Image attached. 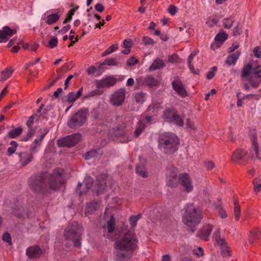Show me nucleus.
<instances>
[{"mask_svg": "<svg viewBox=\"0 0 261 261\" xmlns=\"http://www.w3.org/2000/svg\"><path fill=\"white\" fill-rule=\"evenodd\" d=\"M30 189L35 193L47 192L49 190L57 191L64 184L63 172L55 170L49 177L45 173L35 174L28 180Z\"/></svg>", "mask_w": 261, "mask_h": 261, "instance_id": "obj_1", "label": "nucleus"}, {"mask_svg": "<svg viewBox=\"0 0 261 261\" xmlns=\"http://www.w3.org/2000/svg\"><path fill=\"white\" fill-rule=\"evenodd\" d=\"M138 240L135 235L127 233L114 243L117 261H129L137 247Z\"/></svg>", "mask_w": 261, "mask_h": 261, "instance_id": "obj_2", "label": "nucleus"}, {"mask_svg": "<svg viewBox=\"0 0 261 261\" xmlns=\"http://www.w3.org/2000/svg\"><path fill=\"white\" fill-rule=\"evenodd\" d=\"M158 142L159 148L166 154H172L177 150L179 140L174 133H165L160 135Z\"/></svg>", "mask_w": 261, "mask_h": 261, "instance_id": "obj_3", "label": "nucleus"}, {"mask_svg": "<svg viewBox=\"0 0 261 261\" xmlns=\"http://www.w3.org/2000/svg\"><path fill=\"white\" fill-rule=\"evenodd\" d=\"M185 210L182 221L186 225L195 226L200 222L203 214L199 207H196L193 204H188L185 207Z\"/></svg>", "mask_w": 261, "mask_h": 261, "instance_id": "obj_4", "label": "nucleus"}, {"mask_svg": "<svg viewBox=\"0 0 261 261\" xmlns=\"http://www.w3.org/2000/svg\"><path fill=\"white\" fill-rule=\"evenodd\" d=\"M83 230L76 223L69 224L64 232V237L66 240H71L73 243V246L80 248L82 245V235Z\"/></svg>", "mask_w": 261, "mask_h": 261, "instance_id": "obj_5", "label": "nucleus"}, {"mask_svg": "<svg viewBox=\"0 0 261 261\" xmlns=\"http://www.w3.org/2000/svg\"><path fill=\"white\" fill-rule=\"evenodd\" d=\"M88 115V109L86 108L80 109L68 120V126L73 129L83 126L87 121Z\"/></svg>", "mask_w": 261, "mask_h": 261, "instance_id": "obj_6", "label": "nucleus"}, {"mask_svg": "<svg viewBox=\"0 0 261 261\" xmlns=\"http://www.w3.org/2000/svg\"><path fill=\"white\" fill-rule=\"evenodd\" d=\"M81 140L80 133L68 135L57 141V144L60 147H71L77 144Z\"/></svg>", "mask_w": 261, "mask_h": 261, "instance_id": "obj_7", "label": "nucleus"}, {"mask_svg": "<svg viewBox=\"0 0 261 261\" xmlns=\"http://www.w3.org/2000/svg\"><path fill=\"white\" fill-rule=\"evenodd\" d=\"M249 158L250 156L247 151L238 148L234 151L231 160L234 163L241 165H245Z\"/></svg>", "mask_w": 261, "mask_h": 261, "instance_id": "obj_8", "label": "nucleus"}, {"mask_svg": "<svg viewBox=\"0 0 261 261\" xmlns=\"http://www.w3.org/2000/svg\"><path fill=\"white\" fill-rule=\"evenodd\" d=\"M125 98V91L124 89L120 88L115 91L110 98L111 103L115 107L121 106Z\"/></svg>", "mask_w": 261, "mask_h": 261, "instance_id": "obj_9", "label": "nucleus"}, {"mask_svg": "<svg viewBox=\"0 0 261 261\" xmlns=\"http://www.w3.org/2000/svg\"><path fill=\"white\" fill-rule=\"evenodd\" d=\"M117 82V80L113 75L106 76L100 80L95 81L96 88H109L114 86Z\"/></svg>", "mask_w": 261, "mask_h": 261, "instance_id": "obj_10", "label": "nucleus"}, {"mask_svg": "<svg viewBox=\"0 0 261 261\" xmlns=\"http://www.w3.org/2000/svg\"><path fill=\"white\" fill-rule=\"evenodd\" d=\"M158 81L152 75L140 76L136 80V85L138 87L148 86L150 87L157 85Z\"/></svg>", "mask_w": 261, "mask_h": 261, "instance_id": "obj_11", "label": "nucleus"}, {"mask_svg": "<svg viewBox=\"0 0 261 261\" xmlns=\"http://www.w3.org/2000/svg\"><path fill=\"white\" fill-rule=\"evenodd\" d=\"M178 181L186 192L189 193L193 190L192 180L188 173L180 174L178 176Z\"/></svg>", "mask_w": 261, "mask_h": 261, "instance_id": "obj_12", "label": "nucleus"}, {"mask_svg": "<svg viewBox=\"0 0 261 261\" xmlns=\"http://www.w3.org/2000/svg\"><path fill=\"white\" fill-rule=\"evenodd\" d=\"M16 32V29H11L8 26L4 27L0 30V43L7 42Z\"/></svg>", "mask_w": 261, "mask_h": 261, "instance_id": "obj_13", "label": "nucleus"}, {"mask_svg": "<svg viewBox=\"0 0 261 261\" xmlns=\"http://www.w3.org/2000/svg\"><path fill=\"white\" fill-rule=\"evenodd\" d=\"M173 89L181 97L188 96V92L185 88L182 82L178 79L173 80L171 83Z\"/></svg>", "mask_w": 261, "mask_h": 261, "instance_id": "obj_14", "label": "nucleus"}, {"mask_svg": "<svg viewBox=\"0 0 261 261\" xmlns=\"http://www.w3.org/2000/svg\"><path fill=\"white\" fill-rule=\"evenodd\" d=\"M42 253V250L38 246L29 247L26 250V254L30 258H39Z\"/></svg>", "mask_w": 261, "mask_h": 261, "instance_id": "obj_15", "label": "nucleus"}, {"mask_svg": "<svg viewBox=\"0 0 261 261\" xmlns=\"http://www.w3.org/2000/svg\"><path fill=\"white\" fill-rule=\"evenodd\" d=\"M213 229V226L207 224L201 229L197 233V237L200 239L207 241Z\"/></svg>", "mask_w": 261, "mask_h": 261, "instance_id": "obj_16", "label": "nucleus"}, {"mask_svg": "<svg viewBox=\"0 0 261 261\" xmlns=\"http://www.w3.org/2000/svg\"><path fill=\"white\" fill-rule=\"evenodd\" d=\"M99 206V204L97 201H93L88 203L85 208V214L87 215L93 214L98 209Z\"/></svg>", "mask_w": 261, "mask_h": 261, "instance_id": "obj_17", "label": "nucleus"}, {"mask_svg": "<svg viewBox=\"0 0 261 261\" xmlns=\"http://www.w3.org/2000/svg\"><path fill=\"white\" fill-rule=\"evenodd\" d=\"M177 113L176 110L173 107L167 108L164 111L163 115V119L169 122Z\"/></svg>", "mask_w": 261, "mask_h": 261, "instance_id": "obj_18", "label": "nucleus"}, {"mask_svg": "<svg viewBox=\"0 0 261 261\" xmlns=\"http://www.w3.org/2000/svg\"><path fill=\"white\" fill-rule=\"evenodd\" d=\"M197 54V51L196 50H194L192 51L191 54L189 55L188 58V67L189 68L191 72L195 75H198L199 73V70L197 69L196 70L194 67V65L192 64V61L194 57H195Z\"/></svg>", "mask_w": 261, "mask_h": 261, "instance_id": "obj_19", "label": "nucleus"}, {"mask_svg": "<svg viewBox=\"0 0 261 261\" xmlns=\"http://www.w3.org/2000/svg\"><path fill=\"white\" fill-rule=\"evenodd\" d=\"M165 64L164 61L160 59H155L152 64L149 67V70L150 71L161 69L165 67Z\"/></svg>", "mask_w": 261, "mask_h": 261, "instance_id": "obj_20", "label": "nucleus"}, {"mask_svg": "<svg viewBox=\"0 0 261 261\" xmlns=\"http://www.w3.org/2000/svg\"><path fill=\"white\" fill-rule=\"evenodd\" d=\"M83 88L81 87L77 92H70L67 95V101L70 103L74 102L76 99L81 97L82 94Z\"/></svg>", "mask_w": 261, "mask_h": 261, "instance_id": "obj_21", "label": "nucleus"}, {"mask_svg": "<svg viewBox=\"0 0 261 261\" xmlns=\"http://www.w3.org/2000/svg\"><path fill=\"white\" fill-rule=\"evenodd\" d=\"M251 140L252 142V148L251 152L253 155V151H254V154L258 158V145L257 143V137L255 133L252 134L251 136Z\"/></svg>", "mask_w": 261, "mask_h": 261, "instance_id": "obj_22", "label": "nucleus"}, {"mask_svg": "<svg viewBox=\"0 0 261 261\" xmlns=\"http://www.w3.org/2000/svg\"><path fill=\"white\" fill-rule=\"evenodd\" d=\"M240 55V51H237L236 53L229 55L225 61V63L228 65H235Z\"/></svg>", "mask_w": 261, "mask_h": 261, "instance_id": "obj_23", "label": "nucleus"}, {"mask_svg": "<svg viewBox=\"0 0 261 261\" xmlns=\"http://www.w3.org/2000/svg\"><path fill=\"white\" fill-rule=\"evenodd\" d=\"M136 172L144 178L147 177L148 176V173L146 170L145 166L143 163H140L137 165L136 167Z\"/></svg>", "mask_w": 261, "mask_h": 261, "instance_id": "obj_24", "label": "nucleus"}, {"mask_svg": "<svg viewBox=\"0 0 261 261\" xmlns=\"http://www.w3.org/2000/svg\"><path fill=\"white\" fill-rule=\"evenodd\" d=\"M261 238V230L255 229L250 231L249 242L250 244H253L256 240Z\"/></svg>", "mask_w": 261, "mask_h": 261, "instance_id": "obj_25", "label": "nucleus"}, {"mask_svg": "<svg viewBox=\"0 0 261 261\" xmlns=\"http://www.w3.org/2000/svg\"><path fill=\"white\" fill-rule=\"evenodd\" d=\"M114 133L116 136H123L126 133L125 125L124 123L118 124L116 127L114 128Z\"/></svg>", "mask_w": 261, "mask_h": 261, "instance_id": "obj_26", "label": "nucleus"}, {"mask_svg": "<svg viewBox=\"0 0 261 261\" xmlns=\"http://www.w3.org/2000/svg\"><path fill=\"white\" fill-rule=\"evenodd\" d=\"M184 116L181 117L177 113L169 122L173 123L178 126L181 127L184 124Z\"/></svg>", "mask_w": 261, "mask_h": 261, "instance_id": "obj_27", "label": "nucleus"}, {"mask_svg": "<svg viewBox=\"0 0 261 261\" xmlns=\"http://www.w3.org/2000/svg\"><path fill=\"white\" fill-rule=\"evenodd\" d=\"M46 18V23L48 25H51L57 22L59 20L60 15L58 14V13H51L47 15Z\"/></svg>", "mask_w": 261, "mask_h": 261, "instance_id": "obj_28", "label": "nucleus"}, {"mask_svg": "<svg viewBox=\"0 0 261 261\" xmlns=\"http://www.w3.org/2000/svg\"><path fill=\"white\" fill-rule=\"evenodd\" d=\"M177 168L172 166H168L166 172V178L177 177Z\"/></svg>", "mask_w": 261, "mask_h": 261, "instance_id": "obj_29", "label": "nucleus"}, {"mask_svg": "<svg viewBox=\"0 0 261 261\" xmlns=\"http://www.w3.org/2000/svg\"><path fill=\"white\" fill-rule=\"evenodd\" d=\"M22 128L21 127H18L15 129L11 130L8 134V137L11 139H14L19 136L22 132Z\"/></svg>", "mask_w": 261, "mask_h": 261, "instance_id": "obj_30", "label": "nucleus"}, {"mask_svg": "<svg viewBox=\"0 0 261 261\" xmlns=\"http://www.w3.org/2000/svg\"><path fill=\"white\" fill-rule=\"evenodd\" d=\"M234 197V213L235 216V219L237 221L240 219V215L241 213V208L239 205V201L237 199H236L235 195Z\"/></svg>", "mask_w": 261, "mask_h": 261, "instance_id": "obj_31", "label": "nucleus"}, {"mask_svg": "<svg viewBox=\"0 0 261 261\" xmlns=\"http://www.w3.org/2000/svg\"><path fill=\"white\" fill-rule=\"evenodd\" d=\"M252 69V66L251 64H247V65H244L242 69V72L241 73V76L242 77H248L251 73Z\"/></svg>", "mask_w": 261, "mask_h": 261, "instance_id": "obj_32", "label": "nucleus"}, {"mask_svg": "<svg viewBox=\"0 0 261 261\" xmlns=\"http://www.w3.org/2000/svg\"><path fill=\"white\" fill-rule=\"evenodd\" d=\"M40 117V116L37 115L36 114H34L30 116L26 123L28 128L35 129L33 126L34 119H36V122H37L39 120Z\"/></svg>", "mask_w": 261, "mask_h": 261, "instance_id": "obj_33", "label": "nucleus"}, {"mask_svg": "<svg viewBox=\"0 0 261 261\" xmlns=\"http://www.w3.org/2000/svg\"><path fill=\"white\" fill-rule=\"evenodd\" d=\"M228 35L224 32H220L217 34L215 38V41H218L221 44L227 39Z\"/></svg>", "mask_w": 261, "mask_h": 261, "instance_id": "obj_34", "label": "nucleus"}, {"mask_svg": "<svg viewBox=\"0 0 261 261\" xmlns=\"http://www.w3.org/2000/svg\"><path fill=\"white\" fill-rule=\"evenodd\" d=\"M234 22V18L233 16H231L228 18H225L223 20V25L225 29H230Z\"/></svg>", "mask_w": 261, "mask_h": 261, "instance_id": "obj_35", "label": "nucleus"}, {"mask_svg": "<svg viewBox=\"0 0 261 261\" xmlns=\"http://www.w3.org/2000/svg\"><path fill=\"white\" fill-rule=\"evenodd\" d=\"M12 72L13 70L9 68H7L2 71L0 76V81H4L8 79L11 76Z\"/></svg>", "mask_w": 261, "mask_h": 261, "instance_id": "obj_36", "label": "nucleus"}, {"mask_svg": "<svg viewBox=\"0 0 261 261\" xmlns=\"http://www.w3.org/2000/svg\"><path fill=\"white\" fill-rule=\"evenodd\" d=\"M97 182L100 189H105L107 187L106 176L105 175H101L100 176L97 177Z\"/></svg>", "mask_w": 261, "mask_h": 261, "instance_id": "obj_37", "label": "nucleus"}, {"mask_svg": "<svg viewBox=\"0 0 261 261\" xmlns=\"http://www.w3.org/2000/svg\"><path fill=\"white\" fill-rule=\"evenodd\" d=\"M146 94L143 92H139L136 93L135 95V99L138 103H143L145 101Z\"/></svg>", "mask_w": 261, "mask_h": 261, "instance_id": "obj_38", "label": "nucleus"}, {"mask_svg": "<svg viewBox=\"0 0 261 261\" xmlns=\"http://www.w3.org/2000/svg\"><path fill=\"white\" fill-rule=\"evenodd\" d=\"M219 20V18L217 16H211L208 18L206 22V23L210 27H213L215 25L217 24Z\"/></svg>", "mask_w": 261, "mask_h": 261, "instance_id": "obj_39", "label": "nucleus"}, {"mask_svg": "<svg viewBox=\"0 0 261 261\" xmlns=\"http://www.w3.org/2000/svg\"><path fill=\"white\" fill-rule=\"evenodd\" d=\"M115 220L113 216H111L107 222L108 230L109 232H113L115 230Z\"/></svg>", "mask_w": 261, "mask_h": 261, "instance_id": "obj_40", "label": "nucleus"}, {"mask_svg": "<svg viewBox=\"0 0 261 261\" xmlns=\"http://www.w3.org/2000/svg\"><path fill=\"white\" fill-rule=\"evenodd\" d=\"M49 129L48 128L45 127L43 129L40 130V135L38 137H37L35 140H37V142L42 143V142L44 138L46 135L48 133Z\"/></svg>", "mask_w": 261, "mask_h": 261, "instance_id": "obj_41", "label": "nucleus"}, {"mask_svg": "<svg viewBox=\"0 0 261 261\" xmlns=\"http://www.w3.org/2000/svg\"><path fill=\"white\" fill-rule=\"evenodd\" d=\"M177 177L167 178L166 185L171 188H175L178 185Z\"/></svg>", "mask_w": 261, "mask_h": 261, "instance_id": "obj_42", "label": "nucleus"}, {"mask_svg": "<svg viewBox=\"0 0 261 261\" xmlns=\"http://www.w3.org/2000/svg\"><path fill=\"white\" fill-rule=\"evenodd\" d=\"M41 144L37 142V140H34L31 145L30 149V154H34L36 153L38 150L37 148L40 146Z\"/></svg>", "mask_w": 261, "mask_h": 261, "instance_id": "obj_43", "label": "nucleus"}, {"mask_svg": "<svg viewBox=\"0 0 261 261\" xmlns=\"http://www.w3.org/2000/svg\"><path fill=\"white\" fill-rule=\"evenodd\" d=\"M10 144L11 147L8 148V153L9 156L15 153L18 146V143L15 141H11Z\"/></svg>", "mask_w": 261, "mask_h": 261, "instance_id": "obj_44", "label": "nucleus"}, {"mask_svg": "<svg viewBox=\"0 0 261 261\" xmlns=\"http://www.w3.org/2000/svg\"><path fill=\"white\" fill-rule=\"evenodd\" d=\"M119 59V58L118 59L114 58H107L103 61V64L109 66H117L118 65L117 60Z\"/></svg>", "mask_w": 261, "mask_h": 261, "instance_id": "obj_45", "label": "nucleus"}, {"mask_svg": "<svg viewBox=\"0 0 261 261\" xmlns=\"http://www.w3.org/2000/svg\"><path fill=\"white\" fill-rule=\"evenodd\" d=\"M98 153L96 150H92L88 151L85 155V159L86 160L91 159L92 158L96 157Z\"/></svg>", "mask_w": 261, "mask_h": 261, "instance_id": "obj_46", "label": "nucleus"}, {"mask_svg": "<svg viewBox=\"0 0 261 261\" xmlns=\"http://www.w3.org/2000/svg\"><path fill=\"white\" fill-rule=\"evenodd\" d=\"M93 184V180L90 176H87L84 179V184L87 190L90 189Z\"/></svg>", "mask_w": 261, "mask_h": 261, "instance_id": "obj_47", "label": "nucleus"}, {"mask_svg": "<svg viewBox=\"0 0 261 261\" xmlns=\"http://www.w3.org/2000/svg\"><path fill=\"white\" fill-rule=\"evenodd\" d=\"M35 133V129L28 128L26 135L23 137L21 140L24 142L28 141L34 135Z\"/></svg>", "mask_w": 261, "mask_h": 261, "instance_id": "obj_48", "label": "nucleus"}, {"mask_svg": "<svg viewBox=\"0 0 261 261\" xmlns=\"http://www.w3.org/2000/svg\"><path fill=\"white\" fill-rule=\"evenodd\" d=\"M216 208L218 212L219 215L222 218H226L227 217L226 212L223 209V207L221 204L217 205Z\"/></svg>", "mask_w": 261, "mask_h": 261, "instance_id": "obj_49", "label": "nucleus"}, {"mask_svg": "<svg viewBox=\"0 0 261 261\" xmlns=\"http://www.w3.org/2000/svg\"><path fill=\"white\" fill-rule=\"evenodd\" d=\"M254 185V190L255 193H258L261 190V182L257 179L255 178L253 180Z\"/></svg>", "mask_w": 261, "mask_h": 261, "instance_id": "obj_50", "label": "nucleus"}, {"mask_svg": "<svg viewBox=\"0 0 261 261\" xmlns=\"http://www.w3.org/2000/svg\"><path fill=\"white\" fill-rule=\"evenodd\" d=\"M254 74L256 78L259 80V83H261V66L258 65L253 69Z\"/></svg>", "mask_w": 261, "mask_h": 261, "instance_id": "obj_51", "label": "nucleus"}, {"mask_svg": "<svg viewBox=\"0 0 261 261\" xmlns=\"http://www.w3.org/2000/svg\"><path fill=\"white\" fill-rule=\"evenodd\" d=\"M143 42L145 45H154L155 44V42L153 40L147 36L143 37Z\"/></svg>", "mask_w": 261, "mask_h": 261, "instance_id": "obj_52", "label": "nucleus"}, {"mask_svg": "<svg viewBox=\"0 0 261 261\" xmlns=\"http://www.w3.org/2000/svg\"><path fill=\"white\" fill-rule=\"evenodd\" d=\"M58 42L57 37H54L48 41V46L50 48H54L57 46Z\"/></svg>", "mask_w": 261, "mask_h": 261, "instance_id": "obj_53", "label": "nucleus"}, {"mask_svg": "<svg viewBox=\"0 0 261 261\" xmlns=\"http://www.w3.org/2000/svg\"><path fill=\"white\" fill-rule=\"evenodd\" d=\"M2 239L4 242L8 243L9 244H12L11 237L9 233L5 232L3 235Z\"/></svg>", "mask_w": 261, "mask_h": 261, "instance_id": "obj_54", "label": "nucleus"}, {"mask_svg": "<svg viewBox=\"0 0 261 261\" xmlns=\"http://www.w3.org/2000/svg\"><path fill=\"white\" fill-rule=\"evenodd\" d=\"M212 70L209 71L206 74V79L207 80H211L215 75V72L217 71V68L214 66L212 68Z\"/></svg>", "mask_w": 261, "mask_h": 261, "instance_id": "obj_55", "label": "nucleus"}, {"mask_svg": "<svg viewBox=\"0 0 261 261\" xmlns=\"http://www.w3.org/2000/svg\"><path fill=\"white\" fill-rule=\"evenodd\" d=\"M139 63V60L135 57H132L127 61V64L129 66H134Z\"/></svg>", "mask_w": 261, "mask_h": 261, "instance_id": "obj_56", "label": "nucleus"}, {"mask_svg": "<svg viewBox=\"0 0 261 261\" xmlns=\"http://www.w3.org/2000/svg\"><path fill=\"white\" fill-rule=\"evenodd\" d=\"M168 62L172 63H175L178 62V57L176 54L169 55L168 58Z\"/></svg>", "mask_w": 261, "mask_h": 261, "instance_id": "obj_57", "label": "nucleus"}, {"mask_svg": "<svg viewBox=\"0 0 261 261\" xmlns=\"http://www.w3.org/2000/svg\"><path fill=\"white\" fill-rule=\"evenodd\" d=\"M242 28L239 24H238L233 30V35L235 36H239L241 34Z\"/></svg>", "mask_w": 261, "mask_h": 261, "instance_id": "obj_58", "label": "nucleus"}, {"mask_svg": "<svg viewBox=\"0 0 261 261\" xmlns=\"http://www.w3.org/2000/svg\"><path fill=\"white\" fill-rule=\"evenodd\" d=\"M118 48V44H113L110 46L108 48H107L106 50L108 53L109 55L114 52Z\"/></svg>", "mask_w": 261, "mask_h": 261, "instance_id": "obj_59", "label": "nucleus"}, {"mask_svg": "<svg viewBox=\"0 0 261 261\" xmlns=\"http://www.w3.org/2000/svg\"><path fill=\"white\" fill-rule=\"evenodd\" d=\"M144 126L141 124L139 125V126L136 128V129L134 132V134H135V135L136 136V137H137L141 134L143 129H144Z\"/></svg>", "mask_w": 261, "mask_h": 261, "instance_id": "obj_60", "label": "nucleus"}, {"mask_svg": "<svg viewBox=\"0 0 261 261\" xmlns=\"http://www.w3.org/2000/svg\"><path fill=\"white\" fill-rule=\"evenodd\" d=\"M168 12L171 15H173L176 13L177 8L174 5H170L168 8Z\"/></svg>", "mask_w": 261, "mask_h": 261, "instance_id": "obj_61", "label": "nucleus"}, {"mask_svg": "<svg viewBox=\"0 0 261 261\" xmlns=\"http://www.w3.org/2000/svg\"><path fill=\"white\" fill-rule=\"evenodd\" d=\"M221 253L224 256H229L230 255V252L228 250L227 246L222 247Z\"/></svg>", "mask_w": 261, "mask_h": 261, "instance_id": "obj_62", "label": "nucleus"}, {"mask_svg": "<svg viewBox=\"0 0 261 261\" xmlns=\"http://www.w3.org/2000/svg\"><path fill=\"white\" fill-rule=\"evenodd\" d=\"M95 9L98 12H102L104 11V7L101 3H97L95 6Z\"/></svg>", "mask_w": 261, "mask_h": 261, "instance_id": "obj_63", "label": "nucleus"}, {"mask_svg": "<svg viewBox=\"0 0 261 261\" xmlns=\"http://www.w3.org/2000/svg\"><path fill=\"white\" fill-rule=\"evenodd\" d=\"M222 44L218 41L215 42L211 44V48L213 50H215L220 47Z\"/></svg>", "mask_w": 261, "mask_h": 261, "instance_id": "obj_64", "label": "nucleus"}]
</instances>
